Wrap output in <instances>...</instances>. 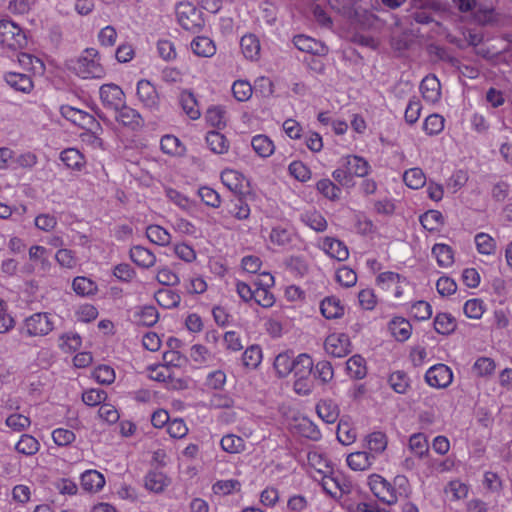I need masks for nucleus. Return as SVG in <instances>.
<instances>
[{
    "mask_svg": "<svg viewBox=\"0 0 512 512\" xmlns=\"http://www.w3.org/2000/svg\"><path fill=\"white\" fill-rule=\"evenodd\" d=\"M368 485L373 495L387 505H394L411 494L409 480L404 475H397L390 483L381 475L372 474L368 477Z\"/></svg>",
    "mask_w": 512,
    "mask_h": 512,
    "instance_id": "obj_1",
    "label": "nucleus"
},
{
    "mask_svg": "<svg viewBox=\"0 0 512 512\" xmlns=\"http://www.w3.org/2000/svg\"><path fill=\"white\" fill-rule=\"evenodd\" d=\"M67 67L83 79H100L105 76L99 53L94 48H87L77 58L69 60Z\"/></svg>",
    "mask_w": 512,
    "mask_h": 512,
    "instance_id": "obj_2",
    "label": "nucleus"
},
{
    "mask_svg": "<svg viewBox=\"0 0 512 512\" xmlns=\"http://www.w3.org/2000/svg\"><path fill=\"white\" fill-rule=\"evenodd\" d=\"M54 317L47 312H37L25 318L21 333L27 337H43L54 329Z\"/></svg>",
    "mask_w": 512,
    "mask_h": 512,
    "instance_id": "obj_3",
    "label": "nucleus"
},
{
    "mask_svg": "<svg viewBox=\"0 0 512 512\" xmlns=\"http://www.w3.org/2000/svg\"><path fill=\"white\" fill-rule=\"evenodd\" d=\"M27 43L24 31L10 20H0V45L3 49L18 50Z\"/></svg>",
    "mask_w": 512,
    "mask_h": 512,
    "instance_id": "obj_4",
    "label": "nucleus"
},
{
    "mask_svg": "<svg viewBox=\"0 0 512 512\" xmlns=\"http://www.w3.org/2000/svg\"><path fill=\"white\" fill-rule=\"evenodd\" d=\"M177 19L181 27L187 31L198 32L203 24L200 12L189 2H181L176 8Z\"/></svg>",
    "mask_w": 512,
    "mask_h": 512,
    "instance_id": "obj_5",
    "label": "nucleus"
},
{
    "mask_svg": "<svg viewBox=\"0 0 512 512\" xmlns=\"http://www.w3.org/2000/svg\"><path fill=\"white\" fill-rule=\"evenodd\" d=\"M424 379L430 387L445 389L453 382V372L449 366L438 363L426 371Z\"/></svg>",
    "mask_w": 512,
    "mask_h": 512,
    "instance_id": "obj_6",
    "label": "nucleus"
},
{
    "mask_svg": "<svg viewBox=\"0 0 512 512\" xmlns=\"http://www.w3.org/2000/svg\"><path fill=\"white\" fill-rule=\"evenodd\" d=\"M61 113L66 119L83 129L93 131L94 133L100 129L99 122L85 111L71 106H62Z\"/></svg>",
    "mask_w": 512,
    "mask_h": 512,
    "instance_id": "obj_7",
    "label": "nucleus"
},
{
    "mask_svg": "<svg viewBox=\"0 0 512 512\" xmlns=\"http://www.w3.org/2000/svg\"><path fill=\"white\" fill-rule=\"evenodd\" d=\"M324 348L333 357H345L351 352L350 338L345 333H332L327 336Z\"/></svg>",
    "mask_w": 512,
    "mask_h": 512,
    "instance_id": "obj_8",
    "label": "nucleus"
},
{
    "mask_svg": "<svg viewBox=\"0 0 512 512\" xmlns=\"http://www.w3.org/2000/svg\"><path fill=\"white\" fill-rule=\"evenodd\" d=\"M102 104L109 109L119 110L125 103V94L116 84H103L99 89Z\"/></svg>",
    "mask_w": 512,
    "mask_h": 512,
    "instance_id": "obj_9",
    "label": "nucleus"
},
{
    "mask_svg": "<svg viewBox=\"0 0 512 512\" xmlns=\"http://www.w3.org/2000/svg\"><path fill=\"white\" fill-rule=\"evenodd\" d=\"M297 240V234L289 226H274L269 234V241L274 246L282 249H291Z\"/></svg>",
    "mask_w": 512,
    "mask_h": 512,
    "instance_id": "obj_10",
    "label": "nucleus"
},
{
    "mask_svg": "<svg viewBox=\"0 0 512 512\" xmlns=\"http://www.w3.org/2000/svg\"><path fill=\"white\" fill-rule=\"evenodd\" d=\"M136 94L142 105L148 109H156L159 105V96L154 85L141 79L137 82Z\"/></svg>",
    "mask_w": 512,
    "mask_h": 512,
    "instance_id": "obj_11",
    "label": "nucleus"
},
{
    "mask_svg": "<svg viewBox=\"0 0 512 512\" xmlns=\"http://www.w3.org/2000/svg\"><path fill=\"white\" fill-rule=\"evenodd\" d=\"M221 213L224 220L232 217L238 221H244L249 219L251 209L243 199L235 198L225 204Z\"/></svg>",
    "mask_w": 512,
    "mask_h": 512,
    "instance_id": "obj_12",
    "label": "nucleus"
},
{
    "mask_svg": "<svg viewBox=\"0 0 512 512\" xmlns=\"http://www.w3.org/2000/svg\"><path fill=\"white\" fill-rule=\"evenodd\" d=\"M319 247L331 258L338 261H345L349 257L347 246L340 240L325 237L319 242Z\"/></svg>",
    "mask_w": 512,
    "mask_h": 512,
    "instance_id": "obj_13",
    "label": "nucleus"
},
{
    "mask_svg": "<svg viewBox=\"0 0 512 512\" xmlns=\"http://www.w3.org/2000/svg\"><path fill=\"white\" fill-rule=\"evenodd\" d=\"M420 92L427 103H437L441 98L440 81L435 75L426 76L420 83Z\"/></svg>",
    "mask_w": 512,
    "mask_h": 512,
    "instance_id": "obj_14",
    "label": "nucleus"
},
{
    "mask_svg": "<svg viewBox=\"0 0 512 512\" xmlns=\"http://www.w3.org/2000/svg\"><path fill=\"white\" fill-rule=\"evenodd\" d=\"M293 44L298 50L306 53L325 55L328 52L327 46L322 42L303 34L294 36Z\"/></svg>",
    "mask_w": 512,
    "mask_h": 512,
    "instance_id": "obj_15",
    "label": "nucleus"
},
{
    "mask_svg": "<svg viewBox=\"0 0 512 512\" xmlns=\"http://www.w3.org/2000/svg\"><path fill=\"white\" fill-rule=\"evenodd\" d=\"M29 259L33 262L38 271L46 274L50 271L52 263L50 261V250L41 245H33L28 251Z\"/></svg>",
    "mask_w": 512,
    "mask_h": 512,
    "instance_id": "obj_16",
    "label": "nucleus"
},
{
    "mask_svg": "<svg viewBox=\"0 0 512 512\" xmlns=\"http://www.w3.org/2000/svg\"><path fill=\"white\" fill-rule=\"evenodd\" d=\"M116 112V120L120 124L125 127L130 128L131 130H136L143 125V119L140 113L127 106L125 103L119 110H115Z\"/></svg>",
    "mask_w": 512,
    "mask_h": 512,
    "instance_id": "obj_17",
    "label": "nucleus"
},
{
    "mask_svg": "<svg viewBox=\"0 0 512 512\" xmlns=\"http://www.w3.org/2000/svg\"><path fill=\"white\" fill-rule=\"evenodd\" d=\"M4 80L8 86L17 92L28 94L34 88L33 81L27 74L8 72L4 75Z\"/></svg>",
    "mask_w": 512,
    "mask_h": 512,
    "instance_id": "obj_18",
    "label": "nucleus"
},
{
    "mask_svg": "<svg viewBox=\"0 0 512 512\" xmlns=\"http://www.w3.org/2000/svg\"><path fill=\"white\" fill-rule=\"evenodd\" d=\"M129 256L133 263L143 269H149L156 263L155 254L151 250L140 245L133 246L130 249Z\"/></svg>",
    "mask_w": 512,
    "mask_h": 512,
    "instance_id": "obj_19",
    "label": "nucleus"
},
{
    "mask_svg": "<svg viewBox=\"0 0 512 512\" xmlns=\"http://www.w3.org/2000/svg\"><path fill=\"white\" fill-rule=\"evenodd\" d=\"M81 486L85 491L98 492L105 485L103 474L97 470H86L81 474Z\"/></svg>",
    "mask_w": 512,
    "mask_h": 512,
    "instance_id": "obj_20",
    "label": "nucleus"
},
{
    "mask_svg": "<svg viewBox=\"0 0 512 512\" xmlns=\"http://www.w3.org/2000/svg\"><path fill=\"white\" fill-rule=\"evenodd\" d=\"M293 429L295 433L313 441H318L321 438V432L317 425H315L310 419L306 417L297 419Z\"/></svg>",
    "mask_w": 512,
    "mask_h": 512,
    "instance_id": "obj_21",
    "label": "nucleus"
},
{
    "mask_svg": "<svg viewBox=\"0 0 512 512\" xmlns=\"http://www.w3.org/2000/svg\"><path fill=\"white\" fill-rule=\"evenodd\" d=\"M318 416L326 423L332 424L339 418L340 410L338 405L331 399L319 401L316 406Z\"/></svg>",
    "mask_w": 512,
    "mask_h": 512,
    "instance_id": "obj_22",
    "label": "nucleus"
},
{
    "mask_svg": "<svg viewBox=\"0 0 512 512\" xmlns=\"http://www.w3.org/2000/svg\"><path fill=\"white\" fill-rule=\"evenodd\" d=\"M375 457L366 451H357L347 456V465L354 471H364L368 469L374 461Z\"/></svg>",
    "mask_w": 512,
    "mask_h": 512,
    "instance_id": "obj_23",
    "label": "nucleus"
},
{
    "mask_svg": "<svg viewBox=\"0 0 512 512\" xmlns=\"http://www.w3.org/2000/svg\"><path fill=\"white\" fill-rule=\"evenodd\" d=\"M389 330L397 341L404 342L410 338L412 326L405 318L395 317L389 322Z\"/></svg>",
    "mask_w": 512,
    "mask_h": 512,
    "instance_id": "obj_24",
    "label": "nucleus"
},
{
    "mask_svg": "<svg viewBox=\"0 0 512 512\" xmlns=\"http://www.w3.org/2000/svg\"><path fill=\"white\" fill-rule=\"evenodd\" d=\"M251 146L254 152L261 158L270 157L275 151V145L272 139L264 134H258L252 137Z\"/></svg>",
    "mask_w": 512,
    "mask_h": 512,
    "instance_id": "obj_25",
    "label": "nucleus"
},
{
    "mask_svg": "<svg viewBox=\"0 0 512 512\" xmlns=\"http://www.w3.org/2000/svg\"><path fill=\"white\" fill-rule=\"evenodd\" d=\"M345 167L351 175L357 177H365L370 173L371 166L367 160L357 155H349L345 157Z\"/></svg>",
    "mask_w": 512,
    "mask_h": 512,
    "instance_id": "obj_26",
    "label": "nucleus"
},
{
    "mask_svg": "<svg viewBox=\"0 0 512 512\" xmlns=\"http://www.w3.org/2000/svg\"><path fill=\"white\" fill-rule=\"evenodd\" d=\"M221 181L230 191L237 194L242 193L245 177L236 170L226 169L221 173Z\"/></svg>",
    "mask_w": 512,
    "mask_h": 512,
    "instance_id": "obj_27",
    "label": "nucleus"
},
{
    "mask_svg": "<svg viewBox=\"0 0 512 512\" xmlns=\"http://www.w3.org/2000/svg\"><path fill=\"white\" fill-rule=\"evenodd\" d=\"M307 461L309 466L321 476L332 471V467L326 455L319 450L310 451L307 455Z\"/></svg>",
    "mask_w": 512,
    "mask_h": 512,
    "instance_id": "obj_28",
    "label": "nucleus"
},
{
    "mask_svg": "<svg viewBox=\"0 0 512 512\" xmlns=\"http://www.w3.org/2000/svg\"><path fill=\"white\" fill-rule=\"evenodd\" d=\"M313 360L308 354H300L294 359L293 370L295 379H309L312 369Z\"/></svg>",
    "mask_w": 512,
    "mask_h": 512,
    "instance_id": "obj_29",
    "label": "nucleus"
},
{
    "mask_svg": "<svg viewBox=\"0 0 512 512\" xmlns=\"http://www.w3.org/2000/svg\"><path fill=\"white\" fill-rule=\"evenodd\" d=\"M240 47L245 58L257 60L260 55V41L254 34H246L241 38Z\"/></svg>",
    "mask_w": 512,
    "mask_h": 512,
    "instance_id": "obj_30",
    "label": "nucleus"
},
{
    "mask_svg": "<svg viewBox=\"0 0 512 512\" xmlns=\"http://www.w3.org/2000/svg\"><path fill=\"white\" fill-rule=\"evenodd\" d=\"M190 46L193 53L200 57H212L216 53V46L208 37H195Z\"/></svg>",
    "mask_w": 512,
    "mask_h": 512,
    "instance_id": "obj_31",
    "label": "nucleus"
},
{
    "mask_svg": "<svg viewBox=\"0 0 512 512\" xmlns=\"http://www.w3.org/2000/svg\"><path fill=\"white\" fill-rule=\"evenodd\" d=\"M294 357L292 352L285 351L278 354L274 360V369L280 378L287 377L293 370Z\"/></svg>",
    "mask_w": 512,
    "mask_h": 512,
    "instance_id": "obj_32",
    "label": "nucleus"
},
{
    "mask_svg": "<svg viewBox=\"0 0 512 512\" xmlns=\"http://www.w3.org/2000/svg\"><path fill=\"white\" fill-rule=\"evenodd\" d=\"M179 101L183 111L190 119L197 120L200 118L201 112L193 93L183 91L180 94Z\"/></svg>",
    "mask_w": 512,
    "mask_h": 512,
    "instance_id": "obj_33",
    "label": "nucleus"
},
{
    "mask_svg": "<svg viewBox=\"0 0 512 512\" xmlns=\"http://www.w3.org/2000/svg\"><path fill=\"white\" fill-rule=\"evenodd\" d=\"M388 384L398 394H406L411 386V380L404 371H394L388 377Z\"/></svg>",
    "mask_w": 512,
    "mask_h": 512,
    "instance_id": "obj_34",
    "label": "nucleus"
},
{
    "mask_svg": "<svg viewBox=\"0 0 512 512\" xmlns=\"http://www.w3.org/2000/svg\"><path fill=\"white\" fill-rule=\"evenodd\" d=\"M206 143L215 154L227 153L230 147L227 138L218 131H209L206 135Z\"/></svg>",
    "mask_w": 512,
    "mask_h": 512,
    "instance_id": "obj_35",
    "label": "nucleus"
},
{
    "mask_svg": "<svg viewBox=\"0 0 512 512\" xmlns=\"http://www.w3.org/2000/svg\"><path fill=\"white\" fill-rule=\"evenodd\" d=\"M432 255L440 267L447 268L454 263L453 249L447 244H435L432 248Z\"/></svg>",
    "mask_w": 512,
    "mask_h": 512,
    "instance_id": "obj_36",
    "label": "nucleus"
},
{
    "mask_svg": "<svg viewBox=\"0 0 512 512\" xmlns=\"http://www.w3.org/2000/svg\"><path fill=\"white\" fill-rule=\"evenodd\" d=\"M322 315L327 319H336L344 314V307L339 299L327 297L320 304Z\"/></svg>",
    "mask_w": 512,
    "mask_h": 512,
    "instance_id": "obj_37",
    "label": "nucleus"
},
{
    "mask_svg": "<svg viewBox=\"0 0 512 512\" xmlns=\"http://www.w3.org/2000/svg\"><path fill=\"white\" fill-rule=\"evenodd\" d=\"M145 487L154 493L162 492L168 486V478L160 471H150L144 479Z\"/></svg>",
    "mask_w": 512,
    "mask_h": 512,
    "instance_id": "obj_38",
    "label": "nucleus"
},
{
    "mask_svg": "<svg viewBox=\"0 0 512 512\" xmlns=\"http://www.w3.org/2000/svg\"><path fill=\"white\" fill-rule=\"evenodd\" d=\"M226 382V372L222 369H215L207 373L204 386L207 390L221 391L224 389Z\"/></svg>",
    "mask_w": 512,
    "mask_h": 512,
    "instance_id": "obj_39",
    "label": "nucleus"
},
{
    "mask_svg": "<svg viewBox=\"0 0 512 512\" xmlns=\"http://www.w3.org/2000/svg\"><path fill=\"white\" fill-rule=\"evenodd\" d=\"M147 238L159 246H168L171 243V234L159 225H149L146 229Z\"/></svg>",
    "mask_w": 512,
    "mask_h": 512,
    "instance_id": "obj_40",
    "label": "nucleus"
},
{
    "mask_svg": "<svg viewBox=\"0 0 512 512\" xmlns=\"http://www.w3.org/2000/svg\"><path fill=\"white\" fill-rule=\"evenodd\" d=\"M155 300L161 307L171 309L179 305L181 297L177 292L163 288L155 293Z\"/></svg>",
    "mask_w": 512,
    "mask_h": 512,
    "instance_id": "obj_41",
    "label": "nucleus"
},
{
    "mask_svg": "<svg viewBox=\"0 0 512 512\" xmlns=\"http://www.w3.org/2000/svg\"><path fill=\"white\" fill-rule=\"evenodd\" d=\"M262 349L259 345H251L242 354V364L247 369H256L262 362Z\"/></svg>",
    "mask_w": 512,
    "mask_h": 512,
    "instance_id": "obj_42",
    "label": "nucleus"
},
{
    "mask_svg": "<svg viewBox=\"0 0 512 512\" xmlns=\"http://www.w3.org/2000/svg\"><path fill=\"white\" fill-rule=\"evenodd\" d=\"M434 328L439 334L449 335L456 329V320L449 313H439L434 319Z\"/></svg>",
    "mask_w": 512,
    "mask_h": 512,
    "instance_id": "obj_43",
    "label": "nucleus"
},
{
    "mask_svg": "<svg viewBox=\"0 0 512 512\" xmlns=\"http://www.w3.org/2000/svg\"><path fill=\"white\" fill-rule=\"evenodd\" d=\"M15 449L23 455L32 456L39 451L40 443L32 435L23 434L16 443Z\"/></svg>",
    "mask_w": 512,
    "mask_h": 512,
    "instance_id": "obj_44",
    "label": "nucleus"
},
{
    "mask_svg": "<svg viewBox=\"0 0 512 512\" xmlns=\"http://www.w3.org/2000/svg\"><path fill=\"white\" fill-rule=\"evenodd\" d=\"M496 370V363L490 357H479L472 366V372L478 377H490Z\"/></svg>",
    "mask_w": 512,
    "mask_h": 512,
    "instance_id": "obj_45",
    "label": "nucleus"
},
{
    "mask_svg": "<svg viewBox=\"0 0 512 512\" xmlns=\"http://www.w3.org/2000/svg\"><path fill=\"white\" fill-rule=\"evenodd\" d=\"M72 288L80 296L94 295L98 289L94 281L84 276L75 277L72 282Z\"/></svg>",
    "mask_w": 512,
    "mask_h": 512,
    "instance_id": "obj_46",
    "label": "nucleus"
},
{
    "mask_svg": "<svg viewBox=\"0 0 512 512\" xmlns=\"http://www.w3.org/2000/svg\"><path fill=\"white\" fill-rule=\"evenodd\" d=\"M60 159L67 167L75 170H81V168L85 165L83 155L74 148H68L62 151L60 154Z\"/></svg>",
    "mask_w": 512,
    "mask_h": 512,
    "instance_id": "obj_47",
    "label": "nucleus"
},
{
    "mask_svg": "<svg viewBox=\"0 0 512 512\" xmlns=\"http://www.w3.org/2000/svg\"><path fill=\"white\" fill-rule=\"evenodd\" d=\"M241 490V483L237 479L218 480L212 485L215 495L227 496Z\"/></svg>",
    "mask_w": 512,
    "mask_h": 512,
    "instance_id": "obj_48",
    "label": "nucleus"
},
{
    "mask_svg": "<svg viewBox=\"0 0 512 512\" xmlns=\"http://www.w3.org/2000/svg\"><path fill=\"white\" fill-rule=\"evenodd\" d=\"M404 183L411 189H420L426 183V176L420 168H410L403 174Z\"/></svg>",
    "mask_w": 512,
    "mask_h": 512,
    "instance_id": "obj_49",
    "label": "nucleus"
},
{
    "mask_svg": "<svg viewBox=\"0 0 512 512\" xmlns=\"http://www.w3.org/2000/svg\"><path fill=\"white\" fill-rule=\"evenodd\" d=\"M346 370L351 378H364L367 372L364 358L360 355L350 357L346 362Z\"/></svg>",
    "mask_w": 512,
    "mask_h": 512,
    "instance_id": "obj_50",
    "label": "nucleus"
},
{
    "mask_svg": "<svg viewBox=\"0 0 512 512\" xmlns=\"http://www.w3.org/2000/svg\"><path fill=\"white\" fill-rule=\"evenodd\" d=\"M220 445L225 452L230 454L241 453L245 450L244 440L235 434H227L223 436L220 441Z\"/></svg>",
    "mask_w": 512,
    "mask_h": 512,
    "instance_id": "obj_51",
    "label": "nucleus"
},
{
    "mask_svg": "<svg viewBox=\"0 0 512 512\" xmlns=\"http://www.w3.org/2000/svg\"><path fill=\"white\" fill-rule=\"evenodd\" d=\"M317 191L331 201H337L341 196V189L330 179L324 178L316 183Z\"/></svg>",
    "mask_w": 512,
    "mask_h": 512,
    "instance_id": "obj_52",
    "label": "nucleus"
},
{
    "mask_svg": "<svg viewBox=\"0 0 512 512\" xmlns=\"http://www.w3.org/2000/svg\"><path fill=\"white\" fill-rule=\"evenodd\" d=\"M206 121L218 129L226 126V111L221 106L209 107L205 113Z\"/></svg>",
    "mask_w": 512,
    "mask_h": 512,
    "instance_id": "obj_53",
    "label": "nucleus"
},
{
    "mask_svg": "<svg viewBox=\"0 0 512 512\" xmlns=\"http://www.w3.org/2000/svg\"><path fill=\"white\" fill-rule=\"evenodd\" d=\"M400 282H405V277L399 273L386 271L380 273L376 278V284L383 290H392Z\"/></svg>",
    "mask_w": 512,
    "mask_h": 512,
    "instance_id": "obj_54",
    "label": "nucleus"
},
{
    "mask_svg": "<svg viewBox=\"0 0 512 512\" xmlns=\"http://www.w3.org/2000/svg\"><path fill=\"white\" fill-rule=\"evenodd\" d=\"M421 225L428 231H436L443 224V215L437 210H429L420 216Z\"/></svg>",
    "mask_w": 512,
    "mask_h": 512,
    "instance_id": "obj_55",
    "label": "nucleus"
},
{
    "mask_svg": "<svg viewBox=\"0 0 512 512\" xmlns=\"http://www.w3.org/2000/svg\"><path fill=\"white\" fill-rule=\"evenodd\" d=\"M409 448L418 457L425 456L429 451L428 440L423 433L412 434L409 438Z\"/></svg>",
    "mask_w": 512,
    "mask_h": 512,
    "instance_id": "obj_56",
    "label": "nucleus"
},
{
    "mask_svg": "<svg viewBox=\"0 0 512 512\" xmlns=\"http://www.w3.org/2000/svg\"><path fill=\"white\" fill-rule=\"evenodd\" d=\"M445 125V119L439 114L429 115L423 123V130L429 136L440 134Z\"/></svg>",
    "mask_w": 512,
    "mask_h": 512,
    "instance_id": "obj_57",
    "label": "nucleus"
},
{
    "mask_svg": "<svg viewBox=\"0 0 512 512\" xmlns=\"http://www.w3.org/2000/svg\"><path fill=\"white\" fill-rule=\"evenodd\" d=\"M302 221L311 229L323 232L327 228L326 219L317 211H309L301 216Z\"/></svg>",
    "mask_w": 512,
    "mask_h": 512,
    "instance_id": "obj_58",
    "label": "nucleus"
},
{
    "mask_svg": "<svg viewBox=\"0 0 512 512\" xmlns=\"http://www.w3.org/2000/svg\"><path fill=\"white\" fill-rule=\"evenodd\" d=\"M463 311L470 319H480L485 312V304L478 298L469 299L465 302Z\"/></svg>",
    "mask_w": 512,
    "mask_h": 512,
    "instance_id": "obj_59",
    "label": "nucleus"
},
{
    "mask_svg": "<svg viewBox=\"0 0 512 512\" xmlns=\"http://www.w3.org/2000/svg\"><path fill=\"white\" fill-rule=\"evenodd\" d=\"M252 301L263 308H270L275 303V297L269 289L255 286Z\"/></svg>",
    "mask_w": 512,
    "mask_h": 512,
    "instance_id": "obj_60",
    "label": "nucleus"
},
{
    "mask_svg": "<svg viewBox=\"0 0 512 512\" xmlns=\"http://www.w3.org/2000/svg\"><path fill=\"white\" fill-rule=\"evenodd\" d=\"M475 244L480 254L491 255L495 252L496 243L494 239L486 233H478L475 236Z\"/></svg>",
    "mask_w": 512,
    "mask_h": 512,
    "instance_id": "obj_61",
    "label": "nucleus"
},
{
    "mask_svg": "<svg viewBox=\"0 0 512 512\" xmlns=\"http://www.w3.org/2000/svg\"><path fill=\"white\" fill-rule=\"evenodd\" d=\"M341 505L347 512H382L375 504L353 502L350 499L342 500Z\"/></svg>",
    "mask_w": 512,
    "mask_h": 512,
    "instance_id": "obj_62",
    "label": "nucleus"
},
{
    "mask_svg": "<svg viewBox=\"0 0 512 512\" xmlns=\"http://www.w3.org/2000/svg\"><path fill=\"white\" fill-rule=\"evenodd\" d=\"M289 173L300 182H307L311 179V170L301 161H293L288 167Z\"/></svg>",
    "mask_w": 512,
    "mask_h": 512,
    "instance_id": "obj_63",
    "label": "nucleus"
},
{
    "mask_svg": "<svg viewBox=\"0 0 512 512\" xmlns=\"http://www.w3.org/2000/svg\"><path fill=\"white\" fill-rule=\"evenodd\" d=\"M59 347L65 353L76 351L81 346V337L75 333L63 334L59 339Z\"/></svg>",
    "mask_w": 512,
    "mask_h": 512,
    "instance_id": "obj_64",
    "label": "nucleus"
}]
</instances>
